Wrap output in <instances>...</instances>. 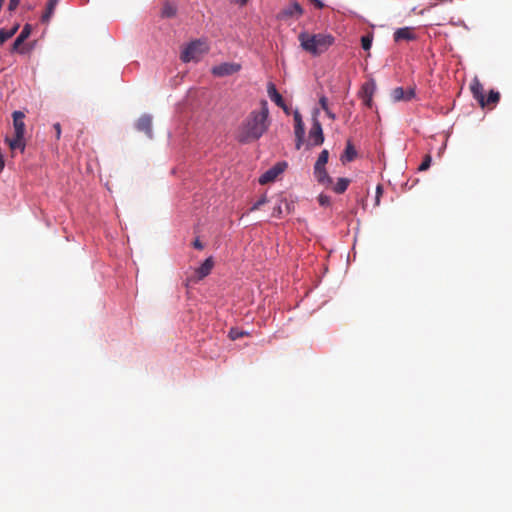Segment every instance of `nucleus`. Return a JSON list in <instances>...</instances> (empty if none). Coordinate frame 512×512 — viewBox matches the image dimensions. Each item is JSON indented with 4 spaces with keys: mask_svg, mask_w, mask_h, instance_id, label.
Segmentation results:
<instances>
[{
    "mask_svg": "<svg viewBox=\"0 0 512 512\" xmlns=\"http://www.w3.org/2000/svg\"><path fill=\"white\" fill-rule=\"evenodd\" d=\"M269 108L266 100L260 102L259 110H252L237 130L240 143H251L260 139L269 128Z\"/></svg>",
    "mask_w": 512,
    "mask_h": 512,
    "instance_id": "obj_1",
    "label": "nucleus"
},
{
    "mask_svg": "<svg viewBox=\"0 0 512 512\" xmlns=\"http://www.w3.org/2000/svg\"><path fill=\"white\" fill-rule=\"evenodd\" d=\"M301 47L313 56H319L333 45L335 38L331 34L300 33L298 36Z\"/></svg>",
    "mask_w": 512,
    "mask_h": 512,
    "instance_id": "obj_2",
    "label": "nucleus"
},
{
    "mask_svg": "<svg viewBox=\"0 0 512 512\" xmlns=\"http://www.w3.org/2000/svg\"><path fill=\"white\" fill-rule=\"evenodd\" d=\"M209 46L204 40H194L181 53V60L185 63L190 61H199L200 58L208 53Z\"/></svg>",
    "mask_w": 512,
    "mask_h": 512,
    "instance_id": "obj_3",
    "label": "nucleus"
},
{
    "mask_svg": "<svg viewBox=\"0 0 512 512\" xmlns=\"http://www.w3.org/2000/svg\"><path fill=\"white\" fill-rule=\"evenodd\" d=\"M241 70V65L235 62H224L212 67L211 73L216 77L233 75Z\"/></svg>",
    "mask_w": 512,
    "mask_h": 512,
    "instance_id": "obj_4",
    "label": "nucleus"
},
{
    "mask_svg": "<svg viewBox=\"0 0 512 512\" xmlns=\"http://www.w3.org/2000/svg\"><path fill=\"white\" fill-rule=\"evenodd\" d=\"M304 13L302 6L298 2H293L283 8L277 15L279 20H288L290 18L298 19Z\"/></svg>",
    "mask_w": 512,
    "mask_h": 512,
    "instance_id": "obj_5",
    "label": "nucleus"
},
{
    "mask_svg": "<svg viewBox=\"0 0 512 512\" xmlns=\"http://www.w3.org/2000/svg\"><path fill=\"white\" fill-rule=\"evenodd\" d=\"M287 167L286 162H279L262 174L259 178V183L264 185L273 182Z\"/></svg>",
    "mask_w": 512,
    "mask_h": 512,
    "instance_id": "obj_6",
    "label": "nucleus"
},
{
    "mask_svg": "<svg viewBox=\"0 0 512 512\" xmlns=\"http://www.w3.org/2000/svg\"><path fill=\"white\" fill-rule=\"evenodd\" d=\"M309 141L314 146H319L324 142L322 126L315 116L313 118L312 127L309 131Z\"/></svg>",
    "mask_w": 512,
    "mask_h": 512,
    "instance_id": "obj_7",
    "label": "nucleus"
},
{
    "mask_svg": "<svg viewBox=\"0 0 512 512\" xmlns=\"http://www.w3.org/2000/svg\"><path fill=\"white\" fill-rule=\"evenodd\" d=\"M376 90V85L373 81L366 82L361 88V98L363 99L364 105L368 108H372L373 95Z\"/></svg>",
    "mask_w": 512,
    "mask_h": 512,
    "instance_id": "obj_8",
    "label": "nucleus"
},
{
    "mask_svg": "<svg viewBox=\"0 0 512 512\" xmlns=\"http://www.w3.org/2000/svg\"><path fill=\"white\" fill-rule=\"evenodd\" d=\"M416 38L417 36L415 34V29L412 27L399 28L393 34V39L395 42L413 41L416 40Z\"/></svg>",
    "mask_w": 512,
    "mask_h": 512,
    "instance_id": "obj_9",
    "label": "nucleus"
},
{
    "mask_svg": "<svg viewBox=\"0 0 512 512\" xmlns=\"http://www.w3.org/2000/svg\"><path fill=\"white\" fill-rule=\"evenodd\" d=\"M135 126L139 132H143L148 138H152V117L150 115H142Z\"/></svg>",
    "mask_w": 512,
    "mask_h": 512,
    "instance_id": "obj_10",
    "label": "nucleus"
},
{
    "mask_svg": "<svg viewBox=\"0 0 512 512\" xmlns=\"http://www.w3.org/2000/svg\"><path fill=\"white\" fill-rule=\"evenodd\" d=\"M470 90L473 97L478 101L479 105L484 108V88L482 83L479 81L477 77H475L471 84Z\"/></svg>",
    "mask_w": 512,
    "mask_h": 512,
    "instance_id": "obj_11",
    "label": "nucleus"
},
{
    "mask_svg": "<svg viewBox=\"0 0 512 512\" xmlns=\"http://www.w3.org/2000/svg\"><path fill=\"white\" fill-rule=\"evenodd\" d=\"M391 96H392L393 100L396 102L397 101H409L415 97V89L409 88V89L405 90L402 87H397V88L393 89Z\"/></svg>",
    "mask_w": 512,
    "mask_h": 512,
    "instance_id": "obj_12",
    "label": "nucleus"
},
{
    "mask_svg": "<svg viewBox=\"0 0 512 512\" xmlns=\"http://www.w3.org/2000/svg\"><path fill=\"white\" fill-rule=\"evenodd\" d=\"M13 117V127H14V135L21 136L25 134V123L23 119L25 115L21 111H14L12 114Z\"/></svg>",
    "mask_w": 512,
    "mask_h": 512,
    "instance_id": "obj_13",
    "label": "nucleus"
},
{
    "mask_svg": "<svg viewBox=\"0 0 512 512\" xmlns=\"http://www.w3.org/2000/svg\"><path fill=\"white\" fill-rule=\"evenodd\" d=\"M314 177L317 182L325 187H330L333 184L332 178L328 175L325 166H314Z\"/></svg>",
    "mask_w": 512,
    "mask_h": 512,
    "instance_id": "obj_14",
    "label": "nucleus"
},
{
    "mask_svg": "<svg viewBox=\"0 0 512 512\" xmlns=\"http://www.w3.org/2000/svg\"><path fill=\"white\" fill-rule=\"evenodd\" d=\"M267 92L270 97V99L279 107L284 109V111H287V108L285 106L284 100L280 93L277 91L275 85L273 83H268L267 86Z\"/></svg>",
    "mask_w": 512,
    "mask_h": 512,
    "instance_id": "obj_15",
    "label": "nucleus"
},
{
    "mask_svg": "<svg viewBox=\"0 0 512 512\" xmlns=\"http://www.w3.org/2000/svg\"><path fill=\"white\" fill-rule=\"evenodd\" d=\"M213 266H214L213 258L212 257L207 258L201 264V266L199 268H197L195 271L197 279L201 280V279L205 278L206 276H208L211 273Z\"/></svg>",
    "mask_w": 512,
    "mask_h": 512,
    "instance_id": "obj_16",
    "label": "nucleus"
},
{
    "mask_svg": "<svg viewBox=\"0 0 512 512\" xmlns=\"http://www.w3.org/2000/svg\"><path fill=\"white\" fill-rule=\"evenodd\" d=\"M31 34V26L26 24L21 33L15 39L12 45V51H19V47L23 44V42L30 36Z\"/></svg>",
    "mask_w": 512,
    "mask_h": 512,
    "instance_id": "obj_17",
    "label": "nucleus"
},
{
    "mask_svg": "<svg viewBox=\"0 0 512 512\" xmlns=\"http://www.w3.org/2000/svg\"><path fill=\"white\" fill-rule=\"evenodd\" d=\"M357 157V151L350 140L347 141L345 150L343 154L341 155V161L343 163L345 162H351Z\"/></svg>",
    "mask_w": 512,
    "mask_h": 512,
    "instance_id": "obj_18",
    "label": "nucleus"
},
{
    "mask_svg": "<svg viewBox=\"0 0 512 512\" xmlns=\"http://www.w3.org/2000/svg\"><path fill=\"white\" fill-rule=\"evenodd\" d=\"M294 122H295V137L296 138H304L305 135V126L302 121V116L299 111H295L293 114Z\"/></svg>",
    "mask_w": 512,
    "mask_h": 512,
    "instance_id": "obj_19",
    "label": "nucleus"
},
{
    "mask_svg": "<svg viewBox=\"0 0 512 512\" xmlns=\"http://www.w3.org/2000/svg\"><path fill=\"white\" fill-rule=\"evenodd\" d=\"M6 142L8 143L11 150L18 149L21 152H24V150H25L26 145H25L24 135H21L20 137L14 135V137L12 139L6 138Z\"/></svg>",
    "mask_w": 512,
    "mask_h": 512,
    "instance_id": "obj_20",
    "label": "nucleus"
},
{
    "mask_svg": "<svg viewBox=\"0 0 512 512\" xmlns=\"http://www.w3.org/2000/svg\"><path fill=\"white\" fill-rule=\"evenodd\" d=\"M59 0H49L46 6V11L42 15V22H49L51 17L54 14V10L58 4Z\"/></svg>",
    "mask_w": 512,
    "mask_h": 512,
    "instance_id": "obj_21",
    "label": "nucleus"
},
{
    "mask_svg": "<svg viewBox=\"0 0 512 512\" xmlns=\"http://www.w3.org/2000/svg\"><path fill=\"white\" fill-rule=\"evenodd\" d=\"M350 182L348 178H339L334 185L332 184V190L337 194H342L347 190Z\"/></svg>",
    "mask_w": 512,
    "mask_h": 512,
    "instance_id": "obj_22",
    "label": "nucleus"
},
{
    "mask_svg": "<svg viewBox=\"0 0 512 512\" xmlns=\"http://www.w3.org/2000/svg\"><path fill=\"white\" fill-rule=\"evenodd\" d=\"M500 100V93L498 91L491 90L487 98L484 97V107L494 106Z\"/></svg>",
    "mask_w": 512,
    "mask_h": 512,
    "instance_id": "obj_23",
    "label": "nucleus"
},
{
    "mask_svg": "<svg viewBox=\"0 0 512 512\" xmlns=\"http://www.w3.org/2000/svg\"><path fill=\"white\" fill-rule=\"evenodd\" d=\"M161 15H162V17H167V18L175 16L176 15V7L173 4L166 2L163 5V8L161 10Z\"/></svg>",
    "mask_w": 512,
    "mask_h": 512,
    "instance_id": "obj_24",
    "label": "nucleus"
},
{
    "mask_svg": "<svg viewBox=\"0 0 512 512\" xmlns=\"http://www.w3.org/2000/svg\"><path fill=\"white\" fill-rule=\"evenodd\" d=\"M328 158H329L328 150H326V149L322 150L321 153L319 154L318 159L314 166L324 167L328 162Z\"/></svg>",
    "mask_w": 512,
    "mask_h": 512,
    "instance_id": "obj_25",
    "label": "nucleus"
},
{
    "mask_svg": "<svg viewBox=\"0 0 512 512\" xmlns=\"http://www.w3.org/2000/svg\"><path fill=\"white\" fill-rule=\"evenodd\" d=\"M372 41H373V35L372 34H367V35H364L361 37V45H362V48L366 51H368L371 46H372Z\"/></svg>",
    "mask_w": 512,
    "mask_h": 512,
    "instance_id": "obj_26",
    "label": "nucleus"
},
{
    "mask_svg": "<svg viewBox=\"0 0 512 512\" xmlns=\"http://www.w3.org/2000/svg\"><path fill=\"white\" fill-rule=\"evenodd\" d=\"M432 158L429 154L425 155L422 163L419 166V171H425L427 170L431 165Z\"/></svg>",
    "mask_w": 512,
    "mask_h": 512,
    "instance_id": "obj_27",
    "label": "nucleus"
},
{
    "mask_svg": "<svg viewBox=\"0 0 512 512\" xmlns=\"http://www.w3.org/2000/svg\"><path fill=\"white\" fill-rule=\"evenodd\" d=\"M12 36H13V31L0 29V43L1 44H3L8 39H10Z\"/></svg>",
    "mask_w": 512,
    "mask_h": 512,
    "instance_id": "obj_28",
    "label": "nucleus"
},
{
    "mask_svg": "<svg viewBox=\"0 0 512 512\" xmlns=\"http://www.w3.org/2000/svg\"><path fill=\"white\" fill-rule=\"evenodd\" d=\"M245 333L242 332V331H239L238 329L236 328H232L230 331H229V337L232 339V340H237L239 338H241L242 336H244Z\"/></svg>",
    "mask_w": 512,
    "mask_h": 512,
    "instance_id": "obj_29",
    "label": "nucleus"
},
{
    "mask_svg": "<svg viewBox=\"0 0 512 512\" xmlns=\"http://www.w3.org/2000/svg\"><path fill=\"white\" fill-rule=\"evenodd\" d=\"M318 202L321 206H329L330 205V197L325 194H320L318 196Z\"/></svg>",
    "mask_w": 512,
    "mask_h": 512,
    "instance_id": "obj_30",
    "label": "nucleus"
},
{
    "mask_svg": "<svg viewBox=\"0 0 512 512\" xmlns=\"http://www.w3.org/2000/svg\"><path fill=\"white\" fill-rule=\"evenodd\" d=\"M267 202V199L265 196H262L254 205L251 207V211H255L260 209L262 205H264Z\"/></svg>",
    "mask_w": 512,
    "mask_h": 512,
    "instance_id": "obj_31",
    "label": "nucleus"
},
{
    "mask_svg": "<svg viewBox=\"0 0 512 512\" xmlns=\"http://www.w3.org/2000/svg\"><path fill=\"white\" fill-rule=\"evenodd\" d=\"M383 193V188L381 185H378L377 188H376V197H375V204L376 205H379L380 203V197Z\"/></svg>",
    "mask_w": 512,
    "mask_h": 512,
    "instance_id": "obj_32",
    "label": "nucleus"
},
{
    "mask_svg": "<svg viewBox=\"0 0 512 512\" xmlns=\"http://www.w3.org/2000/svg\"><path fill=\"white\" fill-rule=\"evenodd\" d=\"M319 104L323 110H327L328 107V99L325 96H321L319 98Z\"/></svg>",
    "mask_w": 512,
    "mask_h": 512,
    "instance_id": "obj_33",
    "label": "nucleus"
},
{
    "mask_svg": "<svg viewBox=\"0 0 512 512\" xmlns=\"http://www.w3.org/2000/svg\"><path fill=\"white\" fill-rule=\"evenodd\" d=\"M20 0H10L9 1V10H14L19 5Z\"/></svg>",
    "mask_w": 512,
    "mask_h": 512,
    "instance_id": "obj_34",
    "label": "nucleus"
},
{
    "mask_svg": "<svg viewBox=\"0 0 512 512\" xmlns=\"http://www.w3.org/2000/svg\"><path fill=\"white\" fill-rule=\"evenodd\" d=\"M54 129H55V132H56V138L59 139L60 136H61V125L60 123H55L53 125Z\"/></svg>",
    "mask_w": 512,
    "mask_h": 512,
    "instance_id": "obj_35",
    "label": "nucleus"
},
{
    "mask_svg": "<svg viewBox=\"0 0 512 512\" xmlns=\"http://www.w3.org/2000/svg\"><path fill=\"white\" fill-rule=\"evenodd\" d=\"M193 246L196 249L202 250L204 248L203 244L200 242L199 239H195L193 242Z\"/></svg>",
    "mask_w": 512,
    "mask_h": 512,
    "instance_id": "obj_36",
    "label": "nucleus"
},
{
    "mask_svg": "<svg viewBox=\"0 0 512 512\" xmlns=\"http://www.w3.org/2000/svg\"><path fill=\"white\" fill-rule=\"evenodd\" d=\"M232 3L238 4L240 6H244L247 4L249 0H230Z\"/></svg>",
    "mask_w": 512,
    "mask_h": 512,
    "instance_id": "obj_37",
    "label": "nucleus"
},
{
    "mask_svg": "<svg viewBox=\"0 0 512 512\" xmlns=\"http://www.w3.org/2000/svg\"><path fill=\"white\" fill-rule=\"evenodd\" d=\"M282 213V209H281V206H277L276 208H274V211H273V216H280Z\"/></svg>",
    "mask_w": 512,
    "mask_h": 512,
    "instance_id": "obj_38",
    "label": "nucleus"
},
{
    "mask_svg": "<svg viewBox=\"0 0 512 512\" xmlns=\"http://www.w3.org/2000/svg\"><path fill=\"white\" fill-rule=\"evenodd\" d=\"M324 111L330 119L334 120L336 118L335 114L329 108Z\"/></svg>",
    "mask_w": 512,
    "mask_h": 512,
    "instance_id": "obj_39",
    "label": "nucleus"
},
{
    "mask_svg": "<svg viewBox=\"0 0 512 512\" xmlns=\"http://www.w3.org/2000/svg\"><path fill=\"white\" fill-rule=\"evenodd\" d=\"M312 2L317 8H323V3L320 0H312Z\"/></svg>",
    "mask_w": 512,
    "mask_h": 512,
    "instance_id": "obj_40",
    "label": "nucleus"
},
{
    "mask_svg": "<svg viewBox=\"0 0 512 512\" xmlns=\"http://www.w3.org/2000/svg\"><path fill=\"white\" fill-rule=\"evenodd\" d=\"M304 138H296V149H300Z\"/></svg>",
    "mask_w": 512,
    "mask_h": 512,
    "instance_id": "obj_41",
    "label": "nucleus"
},
{
    "mask_svg": "<svg viewBox=\"0 0 512 512\" xmlns=\"http://www.w3.org/2000/svg\"><path fill=\"white\" fill-rule=\"evenodd\" d=\"M4 166H5L4 159H3L2 154L0 153V173L3 171Z\"/></svg>",
    "mask_w": 512,
    "mask_h": 512,
    "instance_id": "obj_42",
    "label": "nucleus"
},
{
    "mask_svg": "<svg viewBox=\"0 0 512 512\" xmlns=\"http://www.w3.org/2000/svg\"><path fill=\"white\" fill-rule=\"evenodd\" d=\"M17 30H18V25H16L15 27L10 29L9 31H13V35H14L17 32Z\"/></svg>",
    "mask_w": 512,
    "mask_h": 512,
    "instance_id": "obj_43",
    "label": "nucleus"
}]
</instances>
